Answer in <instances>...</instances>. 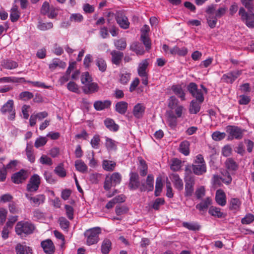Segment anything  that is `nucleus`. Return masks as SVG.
<instances>
[{
	"label": "nucleus",
	"instance_id": "f257e3e1",
	"mask_svg": "<svg viewBox=\"0 0 254 254\" xmlns=\"http://www.w3.org/2000/svg\"><path fill=\"white\" fill-rule=\"evenodd\" d=\"M15 229L17 235L22 237H26L33 233L35 227L30 222L22 221L16 224Z\"/></svg>",
	"mask_w": 254,
	"mask_h": 254
},
{
	"label": "nucleus",
	"instance_id": "f03ea898",
	"mask_svg": "<svg viewBox=\"0 0 254 254\" xmlns=\"http://www.w3.org/2000/svg\"><path fill=\"white\" fill-rule=\"evenodd\" d=\"M249 12H246L244 7L239 9V15L241 17L242 21L249 28H254V7L252 9H248Z\"/></svg>",
	"mask_w": 254,
	"mask_h": 254
},
{
	"label": "nucleus",
	"instance_id": "7ed1b4c3",
	"mask_svg": "<svg viewBox=\"0 0 254 254\" xmlns=\"http://www.w3.org/2000/svg\"><path fill=\"white\" fill-rule=\"evenodd\" d=\"M122 180L121 175L117 172L114 173L111 176H107L104 182V189L108 190L112 186H115L120 183Z\"/></svg>",
	"mask_w": 254,
	"mask_h": 254
},
{
	"label": "nucleus",
	"instance_id": "20e7f679",
	"mask_svg": "<svg viewBox=\"0 0 254 254\" xmlns=\"http://www.w3.org/2000/svg\"><path fill=\"white\" fill-rule=\"evenodd\" d=\"M1 112L4 114L6 113L9 114L8 117L10 120H13L15 117V110L14 109V102L12 100H8L0 109Z\"/></svg>",
	"mask_w": 254,
	"mask_h": 254
},
{
	"label": "nucleus",
	"instance_id": "39448f33",
	"mask_svg": "<svg viewBox=\"0 0 254 254\" xmlns=\"http://www.w3.org/2000/svg\"><path fill=\"white\" fill-rule=\"evenodd\" d=\"M148 65L147 59L144 60L139 64L137 69L138 75L142 78V83L144 85L148 84V77L146 72V69Z\"/></svg>",
	"mask_w": 254,
	"mask_h": 254
},
{
	"label": "nucleus",
	"instance_id": "423d86ee",
	"mask_svg": "<svg viewBox=\"0 0 254 254\" xmlns=\"http://www.w3.org/2000/svg\"><path fill=\"white\" fill-rule=\"evenodd\" d=\"M188 89L191 95L196 98L200 103L204 101V97L201 91L198 89L197 85L193 82H191L188 86Z\"/></svg>",
	"mask_w": 254,
	"mask_h": 254
},
{
	"label": "nucleus",
	"instance_id": "0eeeda50",
	"mask_svg": "<svg viewBox=\"0 0 254 254\" xmlns=\"http://www.w3.org/2000/svg\"><path fill=\"white\" fill-rule=\"evenodd\" d=\"M28 174L26 170L21 169L11 176V180L14 183L19 184L24 182L28 178Z\"/></svg>",
	"mask_w": 254,
	"mask_h": 254
},
{
	"label": "nucleus",
	"instance_id": "6e6552de",
	"mask_svg": "<svg viewBox=\"0 0 254 254\" xmlns=\"http://www.w3.org/2000/svg\"><path fill=\"white\" fill-rule=\"evenodd\" d=\"M244 131V130L236 126H228L226 127V132L233 138L237 139H240L243 137Z\"/></svg>",
	"mask_w": 254,
	"mask_h": 254
},
{
	"label": "nucleus",
	"instance_id": "1a4fd4ad",
	"mask_svg": "<svg viewBox=\"0 0 254 254\" xmlns=\"http://www.w3.org/2000/svg\"><path fill=\"white\" fill-rule=\"evenodd\" d=\"M116 19L117 22L121 28L124 29L128 28L129 22L127 17L124 14L123 11H119L117 12L116 14Z\"/></svg>",
	"mask_w": 254,
	"mask_h": 254
},
{
	"label": "nucleus",
	"instance_id": "9d476101",
	"mask_svg": "<svg viewBox=\"0 0 254 254\" xmlns=\"http://www.w3.org/2000/svg\"><path fill=\"white\" fill-rule=\"evenodd\" d=\"M40 184V177L37 174H34L30 179L27 185V190L31 192L36 191L39 188Z\"/></svg>",
	"mask_w": 254,
	"mask_h": 254
},
{
	"label": "nucleus",
	"instance_id": "9b49d317",
	"mask_svg": "<svg viewBox=\"0 0 254 254\" xmlns=\"http://www.w3.org/2000/svg\"><path fill=\"white\" fill-rule=\"evenodd\" d=\"M185 191L186 196H191L193 192V186L194 185V179L192 176L187 177L185 178Z\"/></svg>",
	"mask_w": 254,
	"mask_h": 254
},
{
	"label": "nucleus",
	"instance_id": "f8f14e48",
	"mask_svg": "<svg viewBox=\"0 0 254 254\" xmlns=\"http://www.w3.org/2000/svg\"><path fill=\"white\" fill-rule=\"evenodd\" d=\"M130 179L128 187L130 190H136L140 188L139 176L137 173L131 172L129 174Z\"/></svg>",
	"mask_w": 254,
	"mask_h": 254
},
{
	"label": "nucleus",
	"instance_id": "ddd939ff",
	"mask_svg": "<svg viewBox=\"0 0 254 254\" xmlns=\"http://www.w3.org/2000/svg\"><path fill=\"white\" fill-rule=\"evenodd\" d=\"M154 188V178L152 175H148L146 179V184L142 183L139 189L141 191H152Z\"/></svg>",
	"mask_w": 254,
	"mask_h": 254
},
{
	"label": "nucleus",
	"instance_id": "4468645a",
	"mask_svg": "<svg viewBox=\"0 0 254 254\" xmlns=\"http://www.w3.org/2000/svg\"><path fill=\"white\" fill-rule=\"evenodd\" d=\"M241 73L242 71L241 70L230 72L224 74L222 77V80L226 82L232 83Z\"/></svg>",
	"mask_w": 254,
	"mask_h": 254
},
{
	"label": "nucleus",
	"instance_id": "2eb2a0df",
	"mask_svg": "<svg viewBox=\"0 0 254 254\" xmlns=\"http://www.w3.org/2000/svg\"><path fill=\"white\" fill-rule=\"evenodd\" d=\"M44 252L47 254H52L55 252V246L51 239H46L41 243Z\"/></svg>",
	"mask_w": 254,
	"mask_h": 254
},
{
	"label": "nucleus",
	"instance_id": "dca6fc26",
	"mask_svg": "<svg viewBox=\"0 0 254 254\" xmlns=\"http://www.w3.org/2000/svg\"><path fill=\"white\" fill-rule=\"evenodd\" d=\"M170 179L174 183L175 187L179 190H181L183 189L184 184L182 180L177 174H172L170 175Z\"/></svg>",
	"mask_w": 254,
	"mask_h": 254
},
{
	"label": "nucleus",
	"instance_id": "f3484780",
	"mask_svg": "<svg viewBox=\"0 0 254 254\" xmlns=\"http://www.w3.org/2000/svg\"><path fill=\"white\" fill-rule=\"evenodd\" d=\"M82 88L84 93L88 94L97 92L99 86L96 83L91 82L83 86Z\"/></svg>",
	"mask_w": 254,
	"mask_h": 254
},
{
	"label": "nucleus",
	"instance_id": "a211bd4d",
	"mask_svg": "<svg viewBox=\"0 0 254 254\" xmlns=\"http://www.w3.org/2000/svg\"><path fill=\"white\" fill-rule=\"evenodd\" d=\"M111 55L112 56L111 61L112 63L117 65H119L124 57L123 53L113 50L111 52Z\"/></svg>",
	"mask_w": 254,
	"mask_h": 254
},
{
	"label": "nucleus",
	"instance_id": "6ab92c4d",
	"mask_svg": "<svg viewBox=\"0 0 254 254\" xmlns=\"http://www.w3.org/2000/svg\"><path fill=\"white\" fill-rule=\"evenodd\" d=\"M215 200L216 202L221 206H224L226 204V196L223 190H217Z\"/></svg>",
	"mask_w": 254,
	"mask_h": 254
},
{
	"label": "nucleus",
	"instance_id": "aec40b11",
	"mask_svg": "<svg viewBox=\"0 0 254 254\" xmlns=\"http://www.w3.org/2000/svg\"><path fill=\"white\" fill-rule=\"evenodd\" d=\"M145 107L140 103H138L134 106L133 110V114L134 116L139 119L143 116L145 111Z\"/></svg>",
	"mask_w": 254,
	"mask_h": 254
},
{
	"label": "nucleus",
	"instance_id": "412c9836",
	"mask_svg": "<svg viewBox=\"0 0 254 254\" xmlns=\"http://www.w3.org/2000/svg\"><path fill=\"white\" fill-rule=\"evenodd\" d=\"M101 232V230L100 228L95 227L87 230L84 233V236L87 238H97L99 237V235Z\"/></svg>",
	"mask_w": 254,
	"mask_h": 254
},
{
	"label": "nucleus",
	"instance_id": "4be33fe9",
	"mask_svg": "<svg viewBox=\"0 0 254 254\" xmlns=\"http://www.w3.org/2000/svg\"><path fill=\"white\" fill-rule=\"evenodd\" d=\"M15 251L17 254H32V249L26 245L20 244L17 245L15 248Z\"/></svg>",
	"mask_w": 254,
	"mask_h": 254
},
{
	"label": "nucleus",
	"instance_id": "5701e85b",
	"mask_svg": "<svg viewBox=\"0 0 254 254\" xmlns=\"http://www.w3.org/2000/svg\"><path fill=\"white\" fill-rule=\"evenodd\" d=\"M111 102L110 100H105L104 101H97L94 103V107L97 111L104 110L110 107Z\"/></svg>",
	"mask_w": 254,
	"mask_h": 254
},
{
	"label": "nucleus",
	"instance_id": "b1692460",
	"mask_svg": "<svg viewBox=\"0 0 254 254\" xmlns=\"http://www.w3.org/2000/svg\"><path fill=\"white\" fill-rule=\"evenodd\" d=\"M192 171L194 174L197 175H200L203 174L206 172V164H192Z\"/></svg>",
	"mask_w": 254,
	"mask_h": 254
},
{
	"label": "nucleus",
	"instance_id": "393cba45",
	"mask_svg": "<svg viewBox=\"0 0 254 254\" xmlns=\"http://www.w3.org/2000/svg\"><path fill=\"white\" fill-rule=\"evenodd\" d=\"M66 64L58 59H53L52 63L49 65V68L51 71L54 70L57 67L64 68Z\"/></svg>",
	"mask_w": 254,
	"mask_h": 254
},
{
	"label": "nucleus",
	"instance_id": "a878e982",
	"mask_svg": "<svg viewBox=\"0 0 254 254\" xmlns=\"http://www.w3.org/2000/svg\"><path fill=\"white\" fill-rule=\"evenodd\" d=\"M139 165L138 170L140 176L144 177L147 174L148 166L146 162L141 157L138 158Z\"/></svg>",
	"mask_w": 254,
	"mask_h": 254
},
{
	"label": "nucleus",
	"instance_id": "bb28decb",
	"mask_svg": "<svg viewBox=\"0 0 254 254\" xmlns=\"http://www.w3.org/2000/svg\"><path fill=\"white\" fill-rule=\"evenodd\" d=\"M130 49L138 55H142L144 53L143 47L139 42H133L130 46Z\"/></svg>",
	"mask_w": 254,
	"mask_h": 254
},
{
	"label": "nucleus",
	"instance_id": "cd10ccee",
	"mask_svg": "<svg viewBox=\"0 0 254 254\" xmlns=\"http://www.w3.org/2000/svg\"><path fill=\"white\" fill-rule=\"evenodd\" d=\"M209 213L214 217L217 218H224L226 215L221 211V209L215 206H212L209 208Z\"/></svg>",
	"mask_w": 254,
	"mask_h": 254
},
{
	"label": "nucleus",
	"instance_id": "c85d7f7f",
	"mask_svg": "<svg viewBox=\"0 0 254 254\" xmlns=\"http://www.w3.org/2000/svg\"><path fill=\"white\" fill-rule=\"evenodd\" d=\"M3 67L8 69H13L18 67V63L10 60H4L1 63Z\"/></svg>",
	"mask_w": 254,
	"mask_h": 254
},
{
	"label": "nucleus",
	"instance_id": "c756f323",
	"mask_svg": "<svg viewBox=\"0 0 254 254\" xmlns=\"http://www.w3.org/2000/svg\"><path fill=\"white\" fill-rule=\"evenodd\" d=\"M202 103H200L199 101L197 102L196 100H193L191 101L189 111L190 114H197L200 109V104Z\"/></svg>",
	"mask_w": 254,
	"mask_h": 254
},
{
	"label": "nucleus",
	"instance_id": "7c9ffc66",
	"mask_svg": "<svg viewBox=\"0 0 254 254\" xmlns=\"http://www.w3.org/2000/svg\"><path fill=\"white\" fill-rule=\"evenodd\" d=\"M127 105L125 101L118 102L116 105V111L121 114H125L127 111Z\"/></svg>",
	"mask_w": 254,
	"mask_h": 254
},
{
	"label": "nucleus",
	"instance_id": "2f4dec72",
	"mask_svg": "<svg viewBox=\"0 0 254 254\" xmlns=\"http://www.w3.org/2000/svg\"><path fill=\"white\" fill-rule=\"evenodd\" d=\"M211 203V199L209 197L202 200L196 205V208L201 211L206 210Z\"/></svg>",
	"mask_w": 254,
	"mask_h": 254
},
{
	"label": "nucleus",
	"instance_id": "473e14b6",
	"mask_svg": "<svg viewBox=\"0 0 254 254\" xmlns=\"http://www.w3.org/2000/svg\"><path fill=\"white\" fill-rule=\"evenodd\" d=\"M112 243L109 239H105L101 246L103 254H108L111 249Z\"/></svg>",
	"mask_w": 254,
	"mask_h": 254
},
{
	"label": "nucleus",
	"instance_id": "72a5a7b5",
	"mask_svg": "<svg viewBox=\"0 0 254 254\" xmlns=\"http://www.w3.org/2000/svg\"><path fill=\"white\" fill-rule=\"evenodd\" d=\"M172 90L174 93L180 97L182 100H185V94L182 88L179 85H174L172 87Z\"/></svg>",
	"mask_w": 254,
	"mask_h": 254
},
{
	"label": "nucleus",
	"instance_id": "f704fd0d",
	"mask_svg": "<svg viewBox=\"0 0 254 254\" xmlns=\"http://www.w3.org/2000/svg\"><path fill=\"white\" fill-rule=\"evenodd\" d=\"M166 114L167 116V122L169 126L172 127H176L177 125V118L174 115L173 112L172 111H168Z\"/></svg>",
	"mask_w": 254,
	"mask_h": 254
},
{
	"label": "nucleus",
	"instance_id": "c9c22d12",
	"mask_svg": "<svg viewBox=\"0 0 254 254\" xmlns=\"http://www.w3.org/2000/svg\"><path fill=\"white\" fill-rule=\"evenodd\" d=\"M189 146V142L187 140H185L181 143L179 147V150L182 153L187 156L190 153Z\"/></svg>",
	"mask_w": 254,
	"mask_h": 254
},
{
	"label": "nucleus",
	"instance_id": "e433bc0d",
	"mask_svg": "<svg viewBox=\"0 0 254 254\" xmlns=\"http://www.w3.org/2000/svg\"><path fill=\"white\" fill-rule=\"evenodd\" d=\"M116 165L115 162L107 160H103L102 163L103 168L108 171H113Z\"/></svg>",
	"mask_w": 254,
	"mask_h": 254
},
{
	"label": "nucleus",
	"instance_id": "4c0bfd02",
	"mask_svg": "<svg viewBox=\"0 0 254 254\" xmlns=\"http://www.w3.org/2000/svg\"><path fill=\"white\" fill-rule=\"evenodd\" d=\"M106 127L111 130L116 131L119 129V126L115 124L114 121L110 119H106L104 121Z\"/></svg>",
	"mask_w": 254,
	"mask_h": 254
},
{
	"label": "nucleus",
	"instance_id": "58836bf2",
	"mask_svg": "<svg viewBox=\"0 0 254 254\" xmlns=\"http://www.w3.org/2000/svg\"><path fill=\"white\" fill-rule=\"evenodd\" d=\"M225 164L226 167L230 170H236L238 168L237 163L231 158H228Z\"/></svg>",
	"mask_w": 254,
	"mask_h": 254
},
{
	"label": "nucleus",
	"instance_id": "ea45409f",
	"mask_svg": "<svg viewBox=\"0 0 254 254\" xmlns=\"http://www.w3.org/2000/svg\"><path fill=\"white\" fill-rule=\"evenodd\" d=\"M26 154L28 160L33 163L35 161V156L33 154V146L31 144L27 143L26 148Z\"/></svg>",
	"mask_w": 254,
	"mask_h": 254
},
{
	"label": "nucleus",
	"instance_id": "a19ab883",
	"mask_svg": "<svg viewBox=\"0 0 254 254\" xmlns=\"http://www.w3.org/2000/svg\"><path fill=\"white\" fill-rule=\"evenodd\" d=\"M182 225L184 227L190 231H197L200 229V225L195 222H183Z\"/></svg>",
	"mask_w": 254,
	"mask_h": 254
},
{
	"label": "nucleus",
	"instance_id": "79ce46f5",
	"mask_svg": "<svg viewBox=\"0 0 254 254\" xmlns=\"http://www.w3.org/2000/svg\"><path fill=\"white\" fill-rule=\"evenodd\" d=\"M75 167L77 170L84 173L87 170V166L83 161L81 160H77L75 162Z\"/></svg>",
	"mask_w": 254,
	"mask_h": 254
},
{
	"label": "nucleus",
	"instance_id": "37998d69",
	"mask_svg": "<svg viewBox=\"0 0 254 254\" xmlns=\"http://www.w3.org/2000/svg\"><path fill=\"white\" fill-rule=\"evenodd\" d=\"M114 45L117 49L119 50H124L127 47L126 40L124 38L115 40Z\"/></svg>",
	"mask_w": 254,
	"mask_h": 254
},
{
	"label": "nucleus",
	"instance_id": "c03bdc74",
	"mask_svg": "<svg viewBox=\"0 0 254 254\" xmlns=\"http://www.w3.org/2000/svg\"><path fill=\"white\" fill-rule=\"evenodd\" d=\"M117 142L115 140L107 137L106 139L105 145L108 150H114L117 149Z\"/></svg>",
	"mask_w": 254,
	"mask_h": 254
},
{
	"label": "nucleus",
	"instance_id": "a18cd8bd",
	"mask_svg": "<svg viewBox=\"0 0 254 254\" xmlns=\"http://www.w3.org/2000/svg\"><path fill=\"white\" fill-rule=\"evenodd\" d=\"M20 16V13L17 10V6H14L11 9L10 18L12 22L16 21Z\"/></svg>",
	"mask_w": 254,
	"mask_h": 254
},
{
	"label": "nucleus",
	"instance_id": "49530a36",
	"mask_svg": "<svg viewBox=\"0 0 254 254\" xmlns=\"http://www.w3.org/2000/svg\"><path fill=\"white\" fill-rule=\"evenodd\" d=\"M128 211V208L125 205H117L115 208L116 214L118 216H121L125 214Z\"/></svg>",
	"mask_w": 254,
	"mask_h": 254
},
{
	"label": "nucleus",
	"instance_id": "de8ad7c7",
	"mask_svg": "<svg viewBox=\"0 0 254 254\" xmlns=\"http://www.w3.org/2000/svg\"><path fill=\"white\" fill-rule=\"evenodd\" d=\"M55 173L61 177H64L66 176V172L64 168V164L60 163L57 166L55 170Z\"/></svg>",
	"mask_w": 254,
	"mask_h": 254
},
{
	"label": "nucleus",
	"instance_id": "09e8293b",
	"mask_svg": "<svg viewBox=\"0 0 254 254\" xmlns=\"http://www.w3.org/2000/svg\"><path fill=\"white\" fill-rule=\"evenodd\" d=\"M163 187V184L162 183V179L161 178H157L156 181V185H155V195L157 196H159L160 194V192L162 191V189Z\"/></svg>",
	"mask_w": 254,
	"mask_h": 254
},
{
	"label": "nucleus",
	"instance_id": "8fccbe9b",
	"mask_svg": "<svg viewBox=\"0 0 254 254\" xmlns=\"http://www.w3.org/2000/svg\"><path fill=\"white\" fill-rule=\"evenodd\" d=\"M92 78L88 72H83L81 76V81L84 85L91 82Z\"/></svg>",
	"mask_w": 254,
	"mask_h": 254
},
{
	"label": "nucleus",
	"instance_id": "3c124183",
	"mask_svg": "<svg viewBox=\"0 0 254 254\" xmlns=\"http://www.w3.org/2000/svg\"><path fill=\"white\" fill-rule=\"evenodd\" d=\"M140 40L145 46L146 50L148 51L151 48V42L148 35L141 34Z\"/></svg>",
	"mask_w": 254,
	"mask_h": 254
},
{
	"label": "nucleus",
	"instance_id": "603ef678",
	"mask_svg": "<svg viewBox=\"0 0 254 254\" xmlns=\"http://www.w3.org/2000/svg\"><path fill=\"white\" fill-rule=\"evenodd\" d=\"M96 65L98 66L99 69L104 72L106 70L107 64L105 60L102 58H98L96 60Z\"/></svg>",
	"mask_w": 254,
	"mask_h": 254
},
{
	"label": "nucleus",
	"instance_id": "864d4df0",
	"mask_svg": "<svg viewBox=\"0 0 254 254\" xmlns=\"http://www.w3.org/2000/svg\"><path fill=\"white\" fill-rule=\"evenodd\" d=\"M207 22L211 28H214L217 22V17L213 15H209L207 17Z\"/></svg>",
	"mask_w": 254,
	"mask_h": 254
},
{
	"label": "nucleus",
	"instance_id": "5fc2aeb1",
	"mask_svg": "<svg viewBox=\"0 0 254 254\" xmlns=\"http://www.w3.org/2000/svg\"><path fill=\"white\" fill-rule=\"evenodd\" d=\"M225 136V132H221L218 131L214 132L212 134V139L215 141H220L224 138Z\"/></svg>",
	"mask_w": 254,
	"mask_h": 254
},
{
	"label": "nucleus",
	"instance_id": "6e6d98bb",
	"mask_svg": "<svg viewBox=\"0 0 254 254\" xmlns=\"http://www.w3.org/2000/svg\"><path fill=\"white\" fill-rule=\"evenodd\" d=\"M100 142V136L98 134L95 135L91 139L90 144L92 147L95 149H97L99 147V145Z\"/></svg>",
	"mask_w": 254,
	"mask_h": 254
},
{
	"label": "nucleus",
	"instance_id": "4d7b16f0",
	"mask_svg": "<svg viewBox=\"0 0 254 254\" xmlns=\"http://www.w3.org/2000/svg\"><path fill=\"white\" fill-rule=\"evenodd\" d=\"M39 162L40 163L44 165L51 166L53 164L52 160L46 155H43L41 156L39 159Z\"/></svg>",
	"mask_w": 254,
	"mask_h": 254
},
{
	"label": "nucleus",
	"instance_id": "13d9d810",
	"mask_svg": "<svg viewBox=\"0 0 254 254\" xmlns=\"http://www.w3.org/2000/svg\"><path fill=\"white\" fill-rule=\"evenodd\" d=\"M254 221V215L252 214H248L242 219L241 222L243 224H249Z\"/></svg>",
	"mask_w": 254,
	"mask_h": 254
},
{
	"label": "nucleus",
	"instance_id": "bf43d9fd",
	"mask_svg": "<svg viewBox=\"0 0 254 254\" xmlns=\"http://www.w3.org/2000/svg\"><path fill=\"white\" fill-rule=\"evenodd\" d=\"M47 140L45 137H40L35 140V147L39 148L44 146L47 142Z\"/></svg>",
	"mask_w": 254,
	"mask_h": 254
},
{
	"label": "nucleus",
	"instance_id": "052dcab7",
	"mask_svg": "<svg viewBox=\"0 0 254 254\" xmlns=\"http://www.w3.org/2000/svg\"><path fill=\"white\" fill-rule=\"evenodd\" d=\"M33 97V95L29 91H24L19 94V98L23 100H28Z\"/></svg>",
	"mask_w": 254,
	"mask_h": 254
},
{
	"label": "nucleus",
	"instance_id": "680f3d73",
	"mask_svg": "<svg viewBox=\"0 0 254 254\" xmlns=\"http://www.w3.org/2000/svg\"><path fill=\"white\" fill-rule=\"evenodd\" d=\"M67 89L73 92L78 93L79 88L77 84L73 81H70L67 85Z\"/></svg>",
	"mask_w": 254,
	"mask_h": 254
},
{
	"label": "nucleus",
	"instance_id": "e2e57ef3",
	"mask_svg": "<svg viewBox=\"0 0 254 254\" xmlns=\"http://www.w3.org/2000/svg\"><path fill=\"white\" fill-rule=\"evenodd\" d=\"M181 161L178 159L173 160L172 164L171 166V169L174 171H177L181 168Z\"/></svg>",
	"mask_w": 254,
	"mask_h": 254
},
{
	"label": "nucleus",
	"instance_id": "0e129e2a",
	"mask_svg": "<svg viewBox=\"0 0 254 254\" xmlns=\"http://www.w3.org/2000/svg\"><path fill=\"white\" fill-rule=\"evenodd\" d=\"M32 201L33 203L36 205H39L40 204L44 202L45 200V197L43 195H38L32 198Z\"/></svg>",
	"mask_w": 254,
	"mask_h": 254
},
{
	"label": "nucleus",
	"instance_id": "69168bd1",
	"mask_svg": "<svg viewBox=\"0 0 254 254\" xmlns=\"http://www.w3.org/2000/svg\"><path fill=\"white\" fill-rule=\"evenodd\" d=\"M178 100L175 96H171L168 100V107L173 109L175 108L178 105Z\"/></svg>",
	"mask_w": 254,
	"mask_h": 254
},
{
	"label": "nucleus",
	"instance_id": "338daca9",
	"mask_svg": "<svg viewBox=\"0 0 254 254\" xmlns=\"http://www.w3.org/2000/svg\"><path fill=\"white\" fill-rule=\"evenodd\" d=\"M83 19V16L80 13L72 14L70 17V20L75 22H80Z\"/></svg>",
	"mask_w": 254,
	"mask_h": 254
},
{
	"label": "nucleus",
	"instance_id": "774afa93",
	"mask_svg": "<svg viewBox=\"0 0 254 254\" xmlns=\"http://www.w3.org/2000/svg\"><path fill=\"white\" fill-rule=\"evenodd\" d=\"M53 26L52 22L41 23L40 22L38 25V28L43 31L51 29Z\"/></svg>",
	"mask_w": 254,
	"mask_h": 254
}]
</instances>
